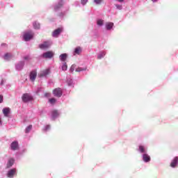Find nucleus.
<instances>
[{
	"instance_id": "f257e3e1",
	"label": "nucleus",
	"mask_w": 178,
	"mask_h": 178,
	"mask_svg": "<svg viewBox=\"0 0 178 178\" xmlns=\"http://www.w3.org/2000/svg\"><path fill=\"white\" fill-rule=\"evenodd\" d=\"M51 73V69L47 68L45 70H43L40 72V73L38 74V76L40 79H47V76L50 74Z\"/></svg>"
},
{
	"instance_id": "f03ea898",
	"label": "nucleus",
	"mask_w": 178,
	"mask_h": 178,
	"mask_svg": "<svg viewBox=\"0 0 178 178\" xmlns=\"http://www.w3.org/2000/svg\"><path fill=\"white\" fill-rule=\"evenodd\" d=\"M34 37V33L31 31H25L23 35L24 41H30Z\"/></svg>"
},
{
	"instance_id": "7ed1b4c3",
	"label": "nucleus",
	"mask_w": 178,
	"mask_h": 178,
	"mask_svg": "<svg viewBox=\"0 0 178 178\" xmlns=\"http://www.w3.org/2000/svg\"><path fill=\"white\" fill-rule=\"evenodd\" d=\"M54 55H55L54 51H46L42 54V58H44V59H51L54 58Z\"/></svg>"
},
{
	"instance_id": "20e7f679",
	"label": "nucleus",
	"mask_w": 178,
	"mask_h": 178,
	"mask_svg": "<svg viewBox=\"0 0 178 178\" xmlns=\"http://www.w3.org/2000/svg\"><path fill=\"white\" fill-rule=\"evenodd\" d=\"M24 61H19L15 63V70H17V72H21L22 69H24Z\"/></svg>"
},
{
	"instance_id": "39448f33",
	"label": "nucleus",
	"mask_w": 178,
	"mask_h": 178,
	"mask_svg": "<svg viewBox=\"0 0 178 178\" xmlns=\"http://www.w3.org/2000/svg\"><path fill=\"white\" fill-rule=\"evenodd\" d=\"M22 99L23 102H29L33 100V96L29 93H24L22 97Z\"/></svg>"
},
{
	"instance_id": "423d86ee",
	"label": "nucleus",
	"mask_w": 178,
	"mask_h": 178,
	"mask_svg": "<svg viewBox=\"0 0 178 178\" xmlns=\"http://www.w3.org/2000/svg\"><path fill=\"white\" fill-rule=\"evenodd\" d=\"M51 45H52V42L46 41L44 42L42 44H39V48H40V49H47V48H49Z\"/></svg>"
},
{
	"instance_id": "0eeeda50",
	"label": "nucleus",
	"mask_w": 178,
	"mask_h": 178,
	"mask_svg": "<svg viewBox=\"0 0 178 178\" xmlns=\"http://www.w3.org/2000/svg\"><path fill=\"white\" fill-rule=\"evenodd\" d=\"M63 0H59L54 6V12H58L63 6Z\"/></svg>"
},
{
	"instance_id": "6e6552de",
	"label": "nucleus",
	"mask_w": 178,
	"mask_h": 178,
	"mask_svg": "<svg viewBox=\"0 0 178 178\" xmlns=\"http://www.w3.org/2000/svg\"><path fill=\"white\" fill-rule=\"evenodd\" d=\"M82 52H83V47H76L74 49L72 54L74 56H76V55H81Z\"/></svg>"
},
{
	"instance_id": "1a4fd4ad",
	"label": "nucleus",
	"mask_w": 178,
	"mask_h": 178,
	"mask_svg": "<svg viewBox=\"0 0 178 178\" xmlns=\"http://www.w3.org/2000/svg\"><path fill=\"white\" fill-rule=\"evenodd\" d=\"M138 151L140 154H147V152H148V147H147V146L140 145Z\"/></svg>"
},
{
	"instance_id": "9d476101",
	"label": "nucleus",
	"mask_w": 178,
	"mask_h": 178,
	"mask_svg": "<svg viewBox=\"0 0 178 178\" xmlns=\"http://www.w3.org/2000/svg\"><path fill=\"white\" fill-rule=\"evenodd\" d=\"M62 31H63V28H58L57 29L54 31L52 33L53 37H54L55 38H58V37H59V35L60 34V33H62Z\"/></svg>"
},
{
	"instance_id": "9b49d317",
	"label": "nucleus",
	"mask_w": 178,
	"mask_h": 178,
	"mask_svg": "<svg viewBox=\"0 0 178 178\" xmlns=\"http://www.w3.org/2000/svg\"><path fill=\"white\" fill-rule=\"evenodd\" d=\"M10 149H12V151H17V149H19V142L13 141L10 144Z\"/></svg>"
},
{
	"instance_id": "f8f14e48",
	"label": "nucleus",
	"mask_w": 178,
	"mask_h": 178,
	"mask_svg": "<svg viewBox=\"0 0 178 178\" xmlns=\"http://www.w3.org/2000/svg\"><path fill=\"white\" fill-rule=\"evenodd\" d=\"M142 159L143 162L145 163H148V162H151V156L148 155V154L145 153L142 154Z\"/></svg>"
},
{
	"instance_id": "ddd939ff",
	"label": "nucleus",
	"mask_w": 178,
	"mask_h": 178,
	"mask_svg": "<svg viewBox=\"0 0 178 178\" xmlns=\"http://www.w3.org/2000/svg\"><path fill=\"white\" fill-rule=\"evenodd\" d=\"M53 94L55 95V97L60 98V97H62V89H60V88L54 89L53 91Z\"/></svg>"
},
{
	"instance_id": "4468645a",
	"label": "nucleus",
	"mask_w": 178,
	"mask_h": 178,
	"mask_svg": "<svg viewBox=\"0 0 178 178\" xmlns=\"http://www.w3.org/2000/svg\"><path fill=\"white\" fill-rule=\"evenodd\" d=\"M13 58H15V56L12 53H6L3 56L5 60H10V59H13Z\"/></svg>"
},
{
	"instance_id": "2eb2a0df",
	"label": "nucleus",
	"mask_w": 178,
	"mask_h": 178,
	"mask_svg": "<svg viewBox=\"0 0 178 178\" xmlns=\"http://www.w3.org/2000/svg\"><path fill=\"white\" fill-rule=\"evenodd\" d=\"M113 22H106L105 24V29L107 30V31H111V30H113Z\"/></svg>"
},
{
	"instance_id": "dca6fc26",
	"label": "nucleus",
	"mask_w": 178,
	"mask_h": 178,
	"mask_svg": "<svg viewBox=\"0 0 178 178\" xmlns=\"http://www.w3.org/2000/svg\"><path fill=\"white\" fill-rule=\"evenodd\" d=\"M29 77H30L31 81H35V79L37 78V71L36 70L31 71L30 73Z\"/></svg>"
},
{
	"instance_id": "f3484780",
	"label": "nucleus",
	"mask_w": 178,
	"mask_h": 178,
	"mask_svg": "<svg viewBox=\"0 0 178 178\" xmlns=\"http://www.w3.org/2000/svg\"><path fill=\"white\" fill-rule=\"evenodd\" d=\"M16 175V168H13L8 171L7 177L9 178H13Z\"/></svg>"
},
{
	"instance_id": "a211bd4d",
	"label": "nucleus",
	"mask_w": 178,
	"mask_h": 178,
	"mask_svg": "<svg viewBox=\"0 0 178 178\" xmlns=\"http://www.w3.org/2000/svg\"><path fill=\"white\" fill-rule=\"evenodd\" d=\"M3 114L5 118H9V115H10V108L9 107L3 108Z\"/></svg>"
},
{
	"instance_id": "6ab92c4d",
	"label": "nucleus",
	"mask_w": 178,
	"mask_h": 178,
	"mask_svg": "<svg viewBox=\"0 0 178 178\" xmlns=\"http://www.w3.org/2000/svg\"><path fill=\"white\" fill-rule=\"evenodd\" d=\"M59 117V112H58V111L54 110L53 111H51V119L52 120H55V119H56V118Z\"/></svg>"
},
{
	"instance_id": "aec40b11",
	"label": "nucleus",
	"mask_w": 178,
	"mask_h": 178,
	"mask_svg": "<svg viewBox=\"0 0 178 178\" xmlns=\"http://www.w3.org/2000/svg\"><path fill=\"white\" fill-rule=\"evenodd\" d=\"M178 165V157L176 156L174 159L171 161L170 166L171 168H175Z\"/></svg>"
},
{
	"instance_id": "412c9836",
	"label": "nucleus",
	"mask_w": 178,
	"mask_h": 178,
	"mask_svg": "<svg viewBox=\"0 0 178 178\" xmlns=\"http://www.w3.org/2000/svg\"><path fill=\"white\" fill-rule=\"evenodd\" d=\"M105 55H106V51H100L97 54V59H102L105 57Z\"/></svg>"
},
{
	"instance_id": "4be33fe9",
	"label": "nucleus",
	"mask_w": 178,
	"mask_h": 178,
	"mask_svg": "<svg viewBox=\"0 0 178 178\" xmlns=\"http://www.w3.org/2000/svg\"><path fill=\"white\" fill-rule=\"evenodd\" d=\"M15 163V159H10L7 163V168H12Z\"/></svg>"
},
{
	"instance_id": "5701e85b",
	"label": "nucleus",
	"mask_w": 178,
	"mask_h": 178,
	"mask_svg": "<svg viewBox=\"0 0 178 178\" xmlns=\"http://www.w3.org/2000/svg\"><path fill=\"white\" fill-rule=\"evenodd\" d=\"M59 59H60V60H61V62H65V60H66V59H67V54H62L61 55H60Z\"/></svg>"
},
{
	"instance_id": "b1692460",
	"label": "nucleus",
	"mask_w": 178,
	"mask_h": 178,
	"mask_svg": "<svg viewBox=\"0 0 178 178\" xmlns=\"http://www.w3.org/2000/svg\"><path fill=\"white\" fill-rule=\"evenodd\" d=\"M104 23H105V21H104V19H98L97 20V24L98 27H102V26H104Z\"/></svg>"
},
{
	"instance_id": "393cba45",
	"label": "nucleus",
	"mask_w": 178,
	"mask_h": 178,
	"mask_svg": "<svg viewBox=\"0 0 178 178\" xmlns=\"http://www.w3.org/2000/svg\"><path fill=\"white\" fill-rule=\"evenodd\" d=\"M86 70H87V67H79L77 68H76L75 71L76 72H86Z\"/></svg>"
},
{
	"instance_id": "a878e982",
	"label": "nucleus",
	"mask_w": 178,
	"mask_h": 178,
	"mask_svg": "<svg viewBox=\"0 0 178 178\" xmlns=\"http://www.w3.org/2000/svg\"><path fill=\"white\" fill-rule=\"evenodd\" d=\"M67 83L69 87H73V80L72 79L69 78L67 79Z\"/></svg>"
},
{
	"instance_id": "bb28decb",
	"label": "nucleus",
	"mask_w": 178,
	"mask_h": 178,
	"mask_svg": "<svg viewBox=\"0 0 178 178\" xmlns=\"http://www.w3.org/2000/svg\"><path fill=\"white\" fill-rule=\"evenodd\" d=\"M33 25L35 30H38L40 27V23H38V22H33Z\"/></svg>"
},
{
	"instance_id": "cd10ccee",
	"label": "nucleus",
	"mask_w": 178,
	"mask_h": 178,
	"mask_svg": "<svg viewBox=\"0 0 178 178\" xmlns=\"http://www.w3.org/2000/svg\"><path fill=\"white\" fill-rule=\"evenodd\" d=\"M31 129H33V125L28 126L25 129V133H30V131H31Z\"/></svg>"
},
{
	"instance_id": "c85d7f7f",
	"label": "nucleus",
	"mask_w": 178,
	"mask_h": 178,
	"mask_svg": "<svg viewBox=\"0 0 178 178\" xmlns=\"http://www.w3.org/2000/svg\"><path fill=\"white\" fill-rule=\"evenodd\" d=\"M61 69L62 70H63L64 72L67 70V64L66 63H64L63 64V65L61 66Z\"/></svg>"
},
{
	"instance_id": "c756f323",
	"label": "nucleus",
	"mask_w": 178,
	"mask_h": 178,
	"mask_svg": "<svg viewBox=\"0 0 178 178\" xmlns=\"http://www.w3.org/2000/svg\"><path fill=\"white\" fill-rule=\"evenodd\" d=\"M24 60H27V61L31 60V56L27 55V56H24Z\"/></svg>"
},
{
	"instance_id": "7c9ffc66",
	"label": "nucleus",
	"mask_w": 178,
	"mask_h": 178,
	"mask_svg": "<svg viewBox=\"0 0 178 178\" xmlns=\"http://www.w3.org/2000/svg\"><path fill=\"white\" fill-rule=\"evenodd\" d=\"M51 129V125H46L44 128L43 129L44 131H48Z\"/></svg>"
},
{
	"instance_id": "2f4dec72",
	"label": "nucleus",
	"mask_w": 178,
	"mask_h": 178,
	"mask_svg": "<svg viewBox=\"0 0 178 178\" xmlns=\"http://www.w3.org/2000/svg\"><path fill=\"white\" fill-rule=\"evenodd\" d=\"M74 69H76V65H72L70 69V72H71V73H73L74 72Z\"/></svg>"
},
{
	"instance_id": "473e14b6",
	"label": "nucleus",
	"mask_w": 178,
	"mask_h": 178,
	"mask_svg": "<svg viewBox=\"0 0 178 178\" xmlns=\"http://www.w3.org/2000/svg\"><path fill=\"white\" fill-rule=\"evenodd\" d=\"M49 102H50L52 105H54V104H55V102H56V99L51 98V99H49Z\"/></svg>"
},
{
	"instance_id": "72a5a7b5",
	"label": "nucleus",
	"mask_w": 178,
	"mask_h": 178,
	"mask_svg": "<svg viewBox=\"0 0 178 178\" xmlns=\"http://www.w3.org/2000/svg\"><path fill=\"white\" fill-rule=\"evenodd\" d=\"M94 3L96 5H101V3H102V0H94Z\"/></svg>"
},
{
	"instance_id": "f704fd0d",
	"label": "nucleus",
	"mask_w": 178,
	"mask_h": 178,
	"mask_svg": "<svg viewBox=\"0 0 178 178\" xmlns=\"http://www.w3.org/2000/svg\"><path fill=\"white\" fill-rule=\"evenodd\" d=\"M87 2H88V0H81V5H83V6L86 5Z\"/></svg>"
},
{
	"instance_id": "c9c22d12",
	"label": "nucleus",
	"mask_w": 178,
	"mask_h": 178,
	"mask_svg": "<svg viewBox=\"0 0 178 178\" xmlns=\"http://www.w3.org/2000/svg\"><path fill=\"white\" fill-rule=\"evenodd\" d=\"M115 7H116L117 9H118V10H122V9L123 8L122 6V5H119V4H115Z\"/></svg>"
},
{
	"instance_id": "e433bc0d",
	"label": "nucleus",
	"mask_w": 178,
	"mask_h": 178,
	"mask_svg": "<svg viewBox=\"0 0 178 178\" xmlns=\"http://www.w3.org/2000/svg\"><path fill=\"white\" fill-rule=\"evenodd\" d=\"M3 102V96L0 95V104H2Z\"/></svg>"
},
{
	"instance_id": "4c0bfd02",
	"label": "nucleus",
	"mask_w": 178,
	"mask_h": 178,
	"mask_svg": "<svg viewBox=\"0 0 178 178\" xmlns=\"http://www.w3.org/2000/svg\"><path fill=\"white\" fill-rule=\"evenodd\" d=\"M5 80L4 79H1V82H0V87L1 86H3L4 83H5Z\"/></svg>"
},
{
	"instance_id": "58836bf2",
	"label": "nucleus",
	"mask_w": 178,
	"mask_h": 178,
	"mask_svg": "<svg viewBox=\"0 0 178 178\" xmlns=\"http://www.w3.org/2000/svg\"><path fill=\"white\" fill-rule=\"evenodd\" d=\"M6 47H8V44H5V43H3L1 44V48H6Z\"/></svg>"
},
{
	"instance_id": "ea45409f",
	"label": "nucleus",
	"mask_w": 178,
	"mask_h": 178,
	"mask_svg": "<svg viewBox=\"0 0 178 178\" xmlns=\"http://www.w3.org/2000/svg\"><path fill=\"white\" fill-rule=\"evenodd\" d=\"M65 15V13H61L59 14L60 17H63V15Z\"/></svg>"
},
{
	"instance_id": "a19ab883",
	"label": "nucleus",
	"mask_w": 178,
	"mask_h": 178,
	"mask_svg": "<svg viewBox=\"0 0 178 178\" xmlns=\"http://www.w3.org/2000/svg\"><path fill=\"white\" fill-rule=\"evenodd\" d=\"M74 5L75 6H77L79 5V1H75Z\"/></svg>"
},
{
	"instance_id": "79ce46f5",
	"label": "nucleus",
	"mask_w": 178,
	"mask_h": 178,
	"mask_svg": "<svg viewBox=\"0 0 178 178\" xmlns=\"http://www.w3.org/2000/svg\"><path fill=\"white\" fill-rule=\"evenodd\" d=\"M152 2H157L158 0H152Z\"/></svg>"
},
{
	"instance_id": "37998d69",
	"label": "nucleus",
	"mask_w": 178,
	"mask_h": 178,
	"mask_svg": "<svg viewBox=\"0 0 178 178\" xmlns=\"http://www.w3.org/2000/svg\"><path fill=\"white\" fill-rule=\"evenodd\" d=\"M119 2H123L124 0H118Z\"/></svg>"
},
{
	"instance_id": "c03bdc74",
	"label": "nucleus",
	"mask_w": 178,
	"mask_h": 178,
	"mask_svg": "<svg viewBox=\"0 0 178 178\" xmlns=\"http://www.w3.org/2000/svg\"><path fill=\"white\" fill-rule=\"evenodd\" d=\"M0 124H2V121H1V120H0Z\"/></svg>"
}]
</instances>
